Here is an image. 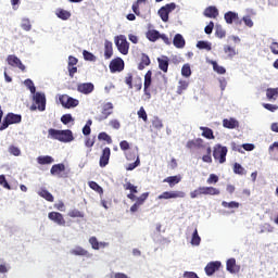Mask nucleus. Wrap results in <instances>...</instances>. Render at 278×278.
<instances>
[{
    "label": "nucleus",
    "instance_id": "nucleus-26",
    "mask_svg": "<svg viewBox=\"0 0 278 278\" xmlns=\"http://www.w3.org/2000/svg\"><path fill=\"white\" fill-rule=\"evenodd\" d=\"M89 243L91 244L92 249L94 251H99L100 248H105L108 245V243L105 242H99V240L97 239V237H91L89 239Z\"/></svg>",
    "mask_w": 278,
    "mask_h": 278
},
{
    "label": "nucleus",
    "instance_id": "nucleus-52",
    "mask_svg": "<svg viewBox=\"0 0 278 278\" xmlns=\"http://www.w3.org/2000/svg\"><path fill=\"white\" fill-rule=\"evenodd\" d=\"M152 127H154V129H162V127H164V124L162 123V119H160L159 117H155L152 121Z\"/></svg>",
    "mask_w": 278,
    "mask_h": 278
},
{
    "label": "nucleus",
    "instance_id": "nucleus-16",
    "mask_svg": "<svg viewBox=\"0 0 278 278\" xmlns=\"http://www.w3.org/2000/svg\"><path fill=\"white\" fill-rule=\"evenodd\" d=\"M35 103L38 105L39 112H45L47 109V98L45 97V93L37 92L35 94Z\"/></svg>",
    "mask_w": 278,
    "mask_h": 278
},
{
    "label": "nucleus",
    "instance_id": "nucleus-37",
    "mask_svg": "<svg viewBox=\"0 0 278 278\" xmlns=\"http://www.w3.org/2000/svg\"><path fill=\"white\" fill-rule=\"evenodd\" d=\"M224 18L228 25H231V23H233V21H238V13H235L231 11L227 12V13H225Z\"/></svg>",
    "mask_w": 278,
    "mask_h": 278
},
{
    "label": "nucleus",
    "instance_id": "nucleus-48",
    "mask_svg": "<svg viewBox=\"0 0 278 278\" xmlns=\"http://www.w3.org/2000/svg\"><path fill=\"white\" fill-rule=\"evenodd\" d=\"M182 77H190L192 75V70L190 68V64H185L181 67Z\"/></svg>",
    "mask_w": 278,
    "mask_h": 278
},
{
    "label": "nucleus",
    "instance_id": "nucleus-15",
    "mask_svg": "<svg viewBox=\"0 0 278 278\" xmlns=\"http://www.w3.org/2000/svg\"><path fill=\"white\" fill-rule=\"evenodd\" d=\"M77 91L80 92V94H91V92H94V84L80 83L77 85Z\"/></svg>",
    "mask_w": 278,
    "mask_h": 278
},
{
    "label": "nucleus",
    "instance_id": "nucleus-58",
    "mask_svg": "<svg viewBox=\"0 0 278 278\" xmlns=\"http://www.w3.org/2000/svg\"><path fill=\"white\" fill-rule=\"evenodd\" d=\"M72 121H73V115L71 114H64L61 117V123H63V125H68V123H72Z\"/></svg>",
    "mask_w": 278,
    "mask_h": 278
},
{
    "label": "nucleus",
    "instance_id": "nucleus-41",
    "mask_svg": "<svg viewBox=\"0 0 278 278\" xmlns=\"http://www.w3.org/2000/svg\"><path fill=\"white\" fill-rule=\"evenodd\" d=\"M198 49H204L205 51H212V43L207 41L200 40L197 43Z\"/></svg>",
    "mask_w": 278,
    "mask_h": 278
},
{
    "label": "nucleus",
    "instance_id": "nucleus-8",
    "mask_svg": "<svg viewBox=\"0 0 278 278\" xmlns=\"http://www.w3.org/2000/svg\"><path fill=\"white\" fill-rule=\"evenodd\" d=\"M186 197V192L184 191H164L161 193L157 199L168 200V199H184Z\"/></svg>",
    "mask_w": 278,
    "mask_h": 278
},
{
    "label": "nucleus",
    "instance_id": "nucleus-23",
    "mask_svg": "<svg viewBox=\"0 0 278 278\" xmlns=\"http://www.w3.org/2000/svg\"><path fill=\"white\" fill-rule=\"evenodd\" d=\"M71 254L80 257H90V253L81 247H76L75 249L71 250Z\"/></svg>",
    "mask_w": 278,
    "mask_h": 278
},
{
    "label": "nucleus",
    "instance_id": "nucleus-53",
    "mask_svg": "<svg viewBox=\"0 0 278 278\" xmlns=\"http://www.w3.org/2000/svg\"><path fill=\"white\" fill-rule=\"evenodd\" d=\"M9 153H11V155H15V157H18V155H21V149H18L16 146H11L9 147Z\"/></svg>",
    "mask_w": 278,
    "mask_h": 278
},
{
    "label": "nucleus",
    "instance_id": "nucleus-27",
    "mask_svg": "<svg viewBox=\"0 0 278 278\" xmlns=\"http://www.w3.org/2000/svg\"><path fill=\"white\" fill-rule=\"evenodd\" d=\"M200 130L202 131L203 138H206V140H214V130H212V128L201 126Z\"/></svg>",
    "mask_w": 278,
    "mask_h": 278
},
{
    "label": "nucleus",
    "instance_id": "nucleus-9",
    "mask_svg": "<svg viewBox=\"0 0 278 278\" xmlns=\"http://www.w3.org/2000/svg\"><path fill=\"white\" fill-rule=\"evenodd\" d=\"M48 218L49 220H52V223H55V225H59V227L66 226V219H64V215L60 212H50Z\"/></svg>",
    "mask_w": 278,
    "mask_h": 278
},
{
    "label": "nucleus",
    "instance_id": "nucleus-51",
    "mask_svg": "<svg viewBox=\"0 0 278 278\" xmlns=\"http://www.w3.org/2000/svg\"><path fill=\"white\" fill-rule=\"evenodd\" d=\"M98 139L104 140V142H108V144H112V137H110V135H108V132H100L98 135Z\"/></svg>",
    "mask_w": 278,
    "mask_h": 278
},
{
    "label": "nucleus",
    "instance_id": "nucleus-21",
    "mask_svg": "<svg viewBox=\"0 0 278 278\" xmlns=\"http://www.w3.org/2000/svg\"><path fill=\"white\" fill-rule=\"evenodd\" d=\"M181 181V175H176V176H168L166 177L163 182L168 184L169 188H175L177 184Z\"/></svg>",
    "mask_w": 278,
    "mask_h": 278
},
{
    "label": "nucleus",
    "instance_id": "nucleus-39",
    "mask_svg": "<svg viewBox=\"0 0 278 278\" xmlns=\"http://www.w3.org/2000/svg\"><path fill=\"white\" fill-rule=\"evenodd\" d=\"M138 157H140L138 155V149L129 150L126 152V160H128V162H134V160L136 161Z\"/></svg>",
    "mask_w": 278,
    "mask_h": 278
},
{
    "label": "nucleus",
    "instance_id": "nucleus-50",
    "mask_svg": "<svg viewBox=\"0 0 278 278\" xmlns=\"http://www.w3.org/2000/svg\"><path fill=\"white\" fill-rule=\"evenodd\" d=\"M137 114H138V118H142L143 123H147V121H149V116L147 115V111L144 110V106H141L137 112Z\"/></svg>",
    "mask_w": 278,
    "mask_h": 278
},
{
    "label": "nucleus",
    "instance_id": "nucleus-63",
    "mask_svg": "<svg viewBox=\"0 0 278 278\" xmlns=\"http://www.w3.org/2000/svg\"><path fill=\"white\" fill-rule=\"evenodd\" d=\"M269 49L274 55H278V42L277 41L271 42Z\"/></svg>",
    "mask_w": 278,
    "mask_h": 278
},
{
    "label": "nucleus",
    "instance_id": "nucleus-60",
    "mask_svg": "<svg viewBox=\"0 0 278 278\" xmlns=\"http://www.w3.org/2000/svg\"><path fill=\"white\" fill-rule=\"evenodd\" d=\"M233 173H236V175H242V173H244V168L242 165H240V163H235Z\"/></svg>",
    "mask_w": 278,
    "mask_h": 278
},
{
    "label": "nucleus",
    "instance_id": "nucleus-29",
    "mask_svg": "<svg viewBox=\"0 0 278 278\" xmlns=\"http://www.w3.org/2000/svg\"><path fill=\"white\" fill-rule=\"evenodd\" d=\"M64 170H66V165L59 163L51 167L50 173L51 175H60L61 173H64Z\"/></svg>",
    "mask_w": 278,
    "mask_h": 278
},
{
    "label": "nucleus",
    "instance_id": "nucleus-31",
    "mask_svg": "<svg viewBox=\"0 0 278 278\" xmlns=\"http://www.w3.org/2000/svg\"><path fill=\"white\" fill-rule=\"evenodd\" d=\"M150 64H151V59L149 58V55L143 53L141 55V62L138 65V70L144 71V68H147V66H149Z\"/></svg>",
    "mask_w": 278,
    "mask_h": 278
},
{
    "label": "nucleus",
    "instance_id": "nucleus-24",
    "mask_svg": "<svg viewBox=\"0 0 278 278\" xmlns=\"http://www.w3.org/2000/svg\"><path fill=\"white\" fill-rule=\"evenodd\" d=\"M174 47H176V49H184L186 47V40L184 39V36H181V34L175 35Z\"/></svg>",
    "mask_w": 278,
    "mask_h": 278
},
{
    "label": "nucleus",
    "instance_id": "nucleus-47",
    "mask_svg": "<svg viewBox=\"0 0 278 278\" xmlns=\"http://www.w3.org/2000/svg\"><path fill=\"white\" fill-rule=\"evenodd\" d=\"M140 3H147V0H137V2L132 4V12H135L137 16H140Z\"/></svg>",
    "mask_w": 278,
    "mask_h": 278
},
{
    "label": "nucleus",
    "instance_id": "nucleus-11",
    "mask_svg": "<svg viewBox=\"0 0 278 278\" xmlns=\"http://www.w3.org/2000/svg\"><path fill=\"white\" fill-rule=\"evenodd\" d=\"M7 62L9 66H15L17 68H20V71H22V73H25L26 67L23 64V62H21V59H18V56L14 55V54H10L7 58Z\"/></svg>",
    "mask_w": 278,
    "mask_h": 278
},
{
    "label": "nucleus",
    "instance_id": "nucleus-42",
    "mask_svg": "<svg viewBox=\"0 0 278 278\" xmlns=\"http://www.w3.org/2000/svg\"><path fill=\"white\" fill-rule=\"evenodd\" d=\"M89 188L91 190H94V192H98V194H103V188L97 184V181H89L88 182Z\"/></svg>",
    "mask_w": 278,
    "mask_h": 278
},
{
    "label": "nucleus",
    "instance_id": "nucleus-10",
    "mask_svg": "<svg viewBox=\"0 0 278 278\" xmlns=\"http://www.w3.org/2000/svg\"><path fill=\"white\" fill-rule=\"evenodd\" d=\"M109 68L111 73H121V71L125 70V61L121 58H116L110 62Z\"/></svg>",
    "mask_w": 278,
    "mask_h": 278
},
{
    "label": "nucleus",
    "instance_id": "nucleus-19",
    "mask_svg": "<svg viewBox=\"0 0 278 278\" xmlns=\"http://www.w3.org/2000/svg\"><path fill=\"white\" fill-rule=\"evenodd\" d=\"M220 262L218 261H215V262H210L204 270H205V274L207 275V277H212V275H214V273H216V270H219L220 269Z\"/></svg>",
    "mask_w": 278,
    "mask_h": 278
},
{
    "label": "nucleus",
    "instance_id": "nucleus-1",
    "mask_svg": "<svg viewBox=\"0 0 278 278\" xmlns=\"http://www.w3.org/2000/svg\"><path fill=\"white\" fill-rule=\"evenodd\" d=\"M48 138H52V140H59V142H73L75 140L71 129L58 130L55 128H50L48 130Z\"/></svg>",
    "mask_w": 278,
    "mask_h": 278
},
{
    "label": "nucleus",
    "instance_id": "nucleus-20",
    "mask_svg": "<svg viewBox=\"0 0 278 278\" xmlns=\"http://www.w3.org/2000/svg\"><path fill=\"white\" fill-rule=\"evenodd\" d=\"M187 149H205V141L202 138L189 140L186 144Z\"/></svg>",
    "mask_w": 278,
    "mask_h": 278
},
{
    "label": "nucleus",
    "instance_id": "nucleus-22",
    "mask_svg": "<svg viewBox=\"0 0 278 278\" xmlns=\"http://www.w3.org/2000/svg\"><path fill=\"white\" fill-rule=\"evenodd\" d=\"M114 55V48L112 41L105 40L104 42V59L110 60Z\"/></svg>",
    "mask_w": 278,
    "mask_h": 278
},
{
    "label": "nucleus",
    "instance_id": "nucleus-64",
    "mask_svg": "<svg viewBox=\"0 0 278 278\" xmlns=\"http://www.w3.org/2000/svg\"><path fill=\"white\" fill-rule=\"evenodd\" d=\"M184 277L185 278H200L199 275H197V273H194V271H185Z\"/></svg>",
    "mask_w": 278,
    "mask_h": 278
},
{
    "label": "nucleus",
    "instance_id": "nucleus-57",
    "mask_svg": "<svg viewBox=\"0 0 278 278\" xmlns=\"http://www.w3.org/2000/svg\"><path fill=\"white\" fill-rule=\"evenodd\" d=\"M138 166H140V157H137L134 163L128 164L126 170H134L135 168H138Z\"/></svg>",
    "mask_w": 278,
    "mask_h": 278
},
{
    "label": "nucleus",
    "instance_id": "nucleus-3",
    "mask_svg": "<svg viewBox=\"0 0 278 278\" xmlns=\"http://www.w3.org/2000/svg\"><path fill=\"white\" fill-rule=\"evenodd\" d=\"M227 147L216 144L213 148V157L218 164H225L227 162Z\"/></svg>",
    "mask_w": 278,
    "mask_h": 278
},
{
    "label": "nucleus",
    "instance_id": "nucleus-54",
    "mask_svg": "<svg viewBox=\"0 0 278 278\" xmlns=\"http://www.w3.org/2000/svg\"><path fill=\"white\" fill-rule=\"evenodd\" d=\"M21 27L24 29V31H31V23L29 20H23Z\"/></svg>",
    "mask_w": 278,
    "mask_h": 278
},
{
    "label": "nucleus",
    "instance_id": "nucleus-44",
    "mask_svg": "<svg viewBox=\"0 0 278 278\" xmlns=\"http://www.w3.org/2000/svg\"><path fill=\"white\" fill-rule=\"evenodd\" d=\"M222 205L223 207H226L228 210H238V207H240V203L233 202V201L232 202L223 201Z\"/></svg>",
    "mask_w": 278,
    "mask_h": 278
},
{
    "label": "nucleus",
    "instance_id": "nucleus-34",
    "mask_svg": "<svg viewBox=\"0 0 278 278\" xmlns=\"http://www.w3.org/2000/svg\"><path fill=\"white\" fill-rule=\"evenodd\" d=\"M159 68L163 71V73H168V58L163 56L162 59H157Z\"/></svg>",
    "mask_w": 278,
    "mask_h": 278
},
{
    "label": "nucleus",
    "instance_id": "nucleus-5",
    "mask_svg": "<svg viewBox=\"0 0 278 278\" xmlns=\"http://www.w3.org/2000/svg\"><path fill=\"white\" fill-rule=\"evenodd\" d=\"M112 114H114V104H112V102H108L103 104L102 112L100 115L96 116V121L101 123L102 121H106V118L112 116Z\"/></svg>",
    "mask_w": 278,
    "mask_h": 278
},
{
    "label": "nucleus",
    "instance_id": "nucleus-14",
    "mask_svg": "<svg viewBox=\"0 0 278 278\" xmlns=\"http://www.w3.org/2000/svg\"><path fill=\"white\" fill-rule=\"evenodd\" d=\"M124 190H129L130 193L127 194V199L130 201H136L138 199L136 194H138V186H135L130 181L123 185Z\"/></svg>",
    "mask_w": 278,
    "mask_h": 278
},
{
    "label": "nucleus",
    "instance_id": "nucleus-25",
    "mask_svg": "<svg viewBox=\"0 0 278 278\" xmlns=\"http://www.w3.org/2000/svg\"><path fill=\"white\" fill-rule=\"evenodd\" d=\"M206 18H216L218 16V9L216 7H208L204 10Z\"/></svg>",
    "mask_w": 278,
    "mask_h": 278
},
{
    "label": "nucleus",
    "instance_id": "nucleus-4",
    "mask_svg": "<svg viewBox=\"0 0 278 278\" xmlns=\"http://www.w3.org/2000/svg\"><path fill=\"white\" fill-rule=\"evenodd\" d=\"M59 101L63 108L66 110H71V108H77L79 105V100L68 96V94H62L59 98Z\"/></svg>",
    "mask_w": 278,
    "mask_h": 278
},
{
    "label": "nucleus",
    "instance_id": "nucleus-2",
    "mask_svg": "<svg viewBox=\"0 0 278 278\" xmlns=\"http://www.w3.org/2000/svg\"><path fill=\"white\" fill-rule=\"evenodd\" d=\"M23 121L20 114L8 113L0 125V131H3L10 127V125H16Z\"/></svg>",
    "mask_w": 278,
    "mask_h": 278
},
{
    "label": "nucleus",
    "instance_id": "nucleus-62",
    "mask_svg": "<svg viewBox=\"0 0 278 278\" xmlns=\"http://www.w3.org/2000/svg\"><path fill=\"white\" fill-rule=\"evenodd\" d=\"M206 184H218V176L216 174H211L206 180Z\"/></svg>",
    "mask_w": 278,
    "mask_h": 278
},
{
    "label": "nucleus",
    "instance_id": "nucleus-49",
    "mask_svg": "<svg viewBox=\"0 0 278 278\" xmlns=\"http://www.w3.org/2000/svg\"><path fill=\"white\" fill-rule=\"evenodd\" d=\"M229 273H236V258H229L226 263Z\"/></svg>",
    "mask_w": 278,
    "mask_h": 278
},
{
    "label": "nucleus",
    "instance_id": "nucleus-59",
    "mask_svg": "<svg viewBox=\"0 0 278 278\" xmlns=\"http://www.w3.org/2000/svg\"><path fill=\"white\" fill-rule=\"evenodd\" d=\"M263 108H265V110H268V112H277L278 110L277 104H270V103H264Z\"/></svg>",
    "mask_w": 278,
    "mask_h": 278
},
{
    "label": "nucleus",
    "instance_id": "nucleus-55",
    "mask_svg": "<svg viewBox=\"0 0 278 278\" xmlns=\"http://www.w3.org/2000/svg\"><path fill=\"white\" fill-rule=\"evenodd\" d=\"M24 84L25 86H27L33 94L36 93V86H34V81L31 79H26Z\"/></svg>",
    "mask_w": 278,
    "mask_h": 278
},
{
    "label": "nucleus",
    "instance_id": "nucleus-61",
    "mask_svg": "<svg viewBox=\"0 0 278 278\" xmlns=\"http://www.w3.org/2000/svg\"><path fill=\"white\" fill-rule=\"evenodd\" d=\"M215 36L217 38H225V36H226L225 29H223L222 26H217L216 31H215Z\"/></svg>",
    "mask_w": 278,
    "mask_h": 278
},
{
    "label": "nucleus",
    "instance_id": "nucleus-46",
    "mask_svg": "<svg viewBox=\"0 0 278 278\" xmlns=\"http://www.w3.org/2000/svg\"><path fill=\"white\" fill-rule=\"evenodd\" d=\"M84 60L87 62H97V56L92 54L91 52H88L87 50L83 51Z\"/></svg>",
    "mask_w": 278,
    "mask_h": 278
},
{
    "label": "nucleus",
    "instance_id": "nucleus-38",
    "mask_svg": "<svg viewBox=\"0 0 278 278\" xmlns=\"http://www.w3.org/2000/svg\"><path fill=\"white\" fill-rule=\"evenodd\" d=\"M37 162L41 166H45L46 164H53L54 160L50 155H45V156H38Z\"/></svg>",
    "mask_w": 278,
    "mask_h": 278
},
{
    "label": "nucleus",
    "instance_id": "nucleus-45",
    "mask_svg": "<svg viewBox=\"0 0 278 278\" xmlns=\"http://www.w3.org/2000/svg\"><path fill=\"white\" fill-rule=\"evenodd\" d=\"M67 216H70V218H84V213L77 208H74L68 212Z\"/></svg>",
    "mask_w": 278,
    "mask_h": 278
},
{
    "label": "nucleus",
    "instance_id": "nucleus-28",
    "mask_svg": "<svg viewBox=\"0 0 278 278\" xmlns=\"http://www.w3.org/2000/svg\"><path fill=\"white\" fill-rule=\"evenodd\" d=\"M38 195L41 197V199L48 201L49 203H53V201H55L53 194H51V192H49V190L47 189H41L40 191H38Z\"/></svg>",
    "mask_w": 278,
    "mask_h": 278
},
{
    "label": "nucleus",
    "instance_id": "nucleus-12",
    "mask_svg": "<svg viewBox=\"0 0 278 278\" xmlns=\"http://www.w3.org/2000/svg\"><path fill=\"white\" fill-rule=\"evenodd\" d=\"M149 199V192L142 193L140 197L135 199V203L130 206L131 214H136L140 210V205H144V201Z\"/></svg>",
    "mask_w": 278,
    "mask_h": 278
},
{
    "label": "nucleus",
    "instance_id": "nucleus-13",
    "mask_svg": "<svg viewBox=\"0 0 278 278\" xmlns=\"http://www.w3.org/2000/svg\"><path fill=\"white\" fill-rule=\"evenodd\" d=\"M153 72L151 71H148L144 75L143 91L148 99H151V90L149 88H151V84H153V80L151 78Z\"/></svg>",
    "mask_w": 278,
    "mask_h": 278
},
{
    "label": "nucleus",
    "instance_id": "nucleus-32",
    "mask_svg": "<svg viewBox=\"0 0 278 278\" xmlns=\"http://www.w3.org/2000/svg\"><path fill=\"white\" fill-rule=\"evenodd\" d=\"M266 97H267L268 101H277L278 87L277 88H268L266 90Z\"/></svg>",
    "mask_w": 278,
    "mask_h": 278
},
{
    "label": "nucleus",
    "instance_id": "nucleus-17",
    "mask_svg": "<svg viewBox=\"0 0 278 278\" xmlns=\"http://www.w3.org/2000/svg\"><path fill=\"white\" fill-rule=\"evenodd\" d=\"M200 194H204L205 197H218L220 194V190L215 187H198Z\"/></svg>",
    "mask_w": 278,
    "mask_h": 278
},
{
    "label": "nucleus",
    "instance_id": "nucleus-30",
    "mask_svg": "<svg viewBox=\"0 0 278 278\" xmlns=\"http://www.w3.org/2000/svg\"><path fill=\"white\" fill-rule=\"evenodd\" d=\"M55 15L58 18H61V21H68V18H71V12L64 9H56Z\"/></svg>",
    "mask_w": 278,
    "mask_h": 278
},
{
    "label": "nucleus",
    "instance_id": "nucleus-56",
    "mask_svg": "<svg viewBox=\"0 0 278 278\" xmlns=\"http://www.w3.org/2000/svg\"><path fill=\"white\" fill-rule=\"evenodd\" d=\"M0 186H3L7 190H12V187L10 184H8V180L5 179V175H0Z\"/></svg>",
    "mask_w": 278,
    "mask_h": 278
},
{
    "label": "nucleus",
    "instance_id": "nucleus-6",
    "mask_svg": "<svg viewBox=\"0 0 278 278\" xmlns=\"http://www.w3.org/2000/svg\"><path fill=\"white\" fill-rule=\"evenodd\" d=\"M177 8V4H175V2L165 4L164 7H162L159 10V16L161 17V21H163V23H168V15L170 14V12H173V10H175Z\"/></svg>",
    "mask_w": 278,
    "mask_h": 278
},
{
    "label": "nucleus",
    "instance_id": "nucleus-33",
    "mask_svg": "<svg viewBox=\"0 0 278 278\" xmlns=\"http://www.w3.org/2000/svg\"><path fill=\"white\" fill-rule=\"evenodd\" d=\"M188 86H190V81L180 79L177 86V94H184V91L188 90Z\"/></svg>",
    "mask_w": 278,
    "mask_h": 278
},
{
    "label": "nucleus",
    "instance_id": "nucleus-36",
    "mask_svg": "<svg viewBox=\"0 0 278 278\" xmlns=\"http://www.w3.org/2000/svg\"><path fill=\"white\" fill-rule=\"evenodd\" d=\"M223 126L226 129H236V127H238V122L233 118H230V119L225 118L223 121Z\"/></svg>",
    "mask_w": 278,
    "mask_h": 278
},
{
    "label": "nucleus",
    "instance_id": "nucleus-35",
    "mask_svg": "<svg viewBox=\"0 0 278 278\" xmlns=\"http://www.w3.org/2000/svg\"><path fill=\"white\" fill-rule=\"evenodd\" d=\"M160 31L152 29L147 31V38L150 40V42H155L156 40H160Z\"/></svg>",
    "mask_w": 278,
    "mask_h": 278
},
{
    "label": "nucleus",
    "instance_id": "nucleus-43",
    "mask_svg": "<svg viewBox=\"0 0 278 278\" xmlns=\"http://www.w3.org/2000/svg\"><path fill=\"white\" fill-rule=\"evenodd\" d=\"M212 65H213V70L215 71V73H217L218 75H225V73H227V70H225V67L218 65V63H216V61H212Z\"/></svg>",
    "mask_w": 278,
    "mask_h": 278
},
{
    "label": "nucleus",
    "instance_id": "nucleus-7",
    "mask_svg": "<svg viewBox=\"0 0 278 278\" xmlns=\"http://www.w3.org/2000/svg\"><path fill=\"white\" fill-rule=\"evenodd\" d=\"M115 45L122 55H127V53H129V42L125 36L121 35L119 37H116Z\"/></svg>",
    "mask_w": 278,
    "mask_h": 278
},
{
    "label": "nucleus",
    "instance_id": "nucleus-18",
    "mask_svg": "<svg viewBox=\"0 0 278 278\" xmlns=\"http://www.w3.org/2000/svg\"><path fill=\"white\" fill-rule=\"evenodd\" d=\"M110 155H112V151L110 150L109 147L104 148L102 150V154L100 156V167L101 168H105V166H108V164H110Z\"/></svg>",
    "mask_w": 278,
    "mask_h": 278
},
{
    "label": "nucleus",
    "instance_id": "nucleus-40",
    "mask_svg": "<svg viewBox=\"0 0 278 278\" xmlns=\"http://www.w3.org/2000/svg\"><path fill=\"white\" fill-rule=\"evenodd\" d=\"M191 244L192 247H199V244H201V237L199 236V230L197 228L192 233Z\"/></svg>",
    "mask_w": 278,
    "mask_h": 278
}]
</instances>
